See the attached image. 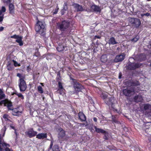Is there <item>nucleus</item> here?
Here are the masks:
<instances>
[{
	"instance_id": "nucleus-1",
	"label": "nucleus",
	"mask_w": 151,
	"mask_h": 151,
	"mask_svg": "<svg viewBox=\"0 0 151 151\" xmlns=\"http://www.w3.org/2000/svg\"><path fill=\"white\" fill-rule=\"evenodd\" d=\"M45 25L44 22L38 21L35 26L36 31L42 36L45 34Z\"/></svg>"
},
{
	"instance_id": "nucleus-2",
	"label": "nucleus",
	"mask_w": 151,
	"mask_h": 151,
	"mask_svg": "<svg viewBox=\"0 0 151 151\" xmlns=\"http://www.w3.org/2000/svg\"><path fill=\"white\" fill-rule=\"evenodd\" d=\"M108 93L107 92L102 93L101 94L100 97L106 104L109 106L112 105L114 101V97L112 96L108 97Z\"/></svg>"
},
{
	"instance_id": "nucleus-3",
	"label": "nucleus",
	"mask_w": 151,
	"mask_h": 151,
	"mask_svg": "<svg viewBox=\"0 0 151 151\" xmlns=\"http://www.w3.org/2000/svg\"><path fill=\"white\" fill-rule=\"evenodd\" d=\"M70 79L72 80V83L73 88L77 92H81L82 90L84 88V86L80 83L77 81V80L70 77Z\"/></svg>"
},
{
	"instance_id": "nucleus-4",
	"label": "nucleus",
	"mask_w": 151,
	"mask_h": 151,
	"mask_svg": "<svg viewBox=\"0 0 151 151\" xmlns=\"http://www.w3.org/2000/svg\"><path fill=\"white\" fill-rule=\"evenodd\" d=\"M123 94L127 97H131L134 93V88L132 87H128L122 91Z\"/></svg>"
},
{
	"instance_id": "nucleus-5",
	"label": "nucleus",
	"mask_w": 151,
	"mask_h": 151,
	"mask_svg": "<svg viewBox=\"0 0 151 151\" xmlns=\"http://www.w3.org/2000/svg\"><path fill=\"white\" fill-rule=\"evenodd\" d=\"M69 23L68 22L64 21L59 25V29L61 31H67L69 28Z\"/></svg>"
},
{
	"instance_id": "nucleus-6",
	"label": "nucleus",
	"mask_w": 151,
	"mask_h": 151,
	"mask_svg": "<svg viewBox=\"0 0 151 151\" xmlns=\"http://www.w3.org/2000/svg\"><path fill=\"white\" fill-rule=\"evenodd\" d=\"M19 86L21 92L24 91L26 89L27 86L26 82L23 78H20Z\"/></svg>"
},
{
	"instance_id": "nucleus-7",
	"label": "nucleus",
	"mask_w": 151,
	"mask_h": 151,
	"mask_svg": "<svg viewBox=\"0 0 151 151\" xmlns=\"http://www.w3.org/2000/svg\"><path fill=\"white\" fill-rule=\"evenodd\" d=\"M95 131L98 133H101L104 135V138L106 140L108 139L109 133L107 131L101 128L97 127L96 126H94Z\"/></svg>"
},
{
	"instance_id": "nucleus-8",
	"label": "nucleus",
	"mask_w": 151,
	"mask_h": 151,
	"mask_svg": "<svg viewBox=\"0 0 151 151\" xmlns=\"http://www.w3.org/2000/svg\"><path fill=\"white\" fill-rule=\"evenodd\" d=\"M58 45L56 48L58 51L59 52H64L68 50V47L66 45L63 43H59Z\"/></svg>"
},
{
	"instance_id": "nucleus-9",
	"label": "nucleus",
	"mask_w": 151,
	"mask_h": 151,
	"mask_svg": "<svg viewBox=\"0 0 151 151\" xmlns=\"http://www.w3.org/2000/svg\"><path fill=\"white\" fill-rule=\"evenodd\" d=\"M141 65L142 64L141 63H132L129 64L128 68L130 70H134L139 68Z\"/></svg>"
},
{
	"instance_id": "nucleus-10",
	"label": "nucleus",
	"mask_w": 151,
	"mask_h": 151,
	"mask_svg": "<svg viewBox=\"0 0 151 151\" xmlns=\"http://www.w3.org/2000/svg\"><path fill=\"white\" fill-rule=\"evenodd\" d=\"M26 134H27L29 138H32L35 137L37 134V132L34 131L33 128L29 129L28 131L25 132Z\"/></svg>"
},
{
	"instance_id": "nucleus-11",
	"label": "nucleus",
	"mask_w": 151,
	"mask_h": 151,
	"mask_svg": "<svg viewBox=\"0 0 151 151\" xmlns=\"http://www.w3.org/2000/svg\"><path fill=\"white\" fill-rule=\"evenodd\" d=\"M11 110L12 111V114L14 116H19L22 113V111L19 110V106L14 108H13V107Z\"/></svg>"
},
{
	"instance_id": "nucleus-12",
	"label": "nucleus",
	"mask_w": 151,
	"mask_h": 151,
	"mask_svg": "<svg viewBox=\"0 0 151 151\" xmlns=\"http://www.w3.org/2000/svg\"><path fill=\"white\" fill-rule=\"evenodd\" d=\"M4 106H6L8 111L11 110L13 107L12 103L8 99H5Z\"/></svg>"
},
{
	"instance_id": "nucleus-13",
	"label": "nucleus",
	"mask_w": 151,
	"mask_h": 151,
	"mask_svg": "<svg viewBox=\"0 0 151 151\" xmlns=\"http://www.w3.org/2000/svg\"><path fill=\"white\" fill-rule=\"evenodd\" d=\"M125 56V54L124 53L117 55L115 59L114 60L116 62L122 61L124 60Z\"/></svg>"
},
{
	"instance_id": "nucleus-14",
	"label": "nucleus",
	"mask_w": 151,
	"mask_h": 151,
	"mask_svg": "<svg viewBox=\"0 0 151 151\" xmlns=\"http://www.w3.org/2000/svg\"><path fill=\"white\" fill-rule=\"evenodd\" d=\"M128 86H137L139 85L138 81H129L126 83Z\"/></svg>"
},
{
	"instance_id": "nucleus-15",
	"label": "nucleus",
	"mask_w": 151,
	"mask_h": 151,
	"mask_svg": "<svg viewBox=\"0 0 151 151\" xmlns=\"http://www.w3.org/2000/svg\"><path fill=\"white\" fill-rule=\"evenodd\" d=\"M36 138L38 139H44L47 137V135L46 133H40L36 135Z\"/></svg>"
},
{
	"instance_id": "nucleus-16",
	"label": "nucleus",
	"mask_w": 151,
	"mask_h": 151,
	"mask_svg": "<svg viewBox=\"0 0 151 151\" xmlns=\"http://www.w3.org/2000/svg\"><path fill=\"white\" fill-rule=\"evenodd\" d=\"M79 119L81 121L84 122L86 120V117L82 112H80L78 113Z\"/></svg>"
},
{
	"instance_id": "nucleus-17",
	"label": "nucleus",
	"mask_w": 151,
	"mask_h": 151,
	"mask_svg": "<svg viewBox=\"0 0 151 151\" xmlns=\"http://www.w3.org/2000/svg\"><path fill=\"white\" fill-rule=\"evenodd\" d=\"M73 6L75 8V11H81L83 10L82 6L77 4H74Z\"/></svg>"
},
{
	"instance_id": "nucleus-18",
	"label": "nucleus",
	"mask_w": 151,
	"mask_h": 151,
	"mask_svg": "<svg viewBox=\"0 0 151 151\" xmlns=\"http://www.w3.org/2000/svg\"><path fill=\"white\" fill-rule=\"evenodd\" d=\"M63 90L64 89L62 86V83L59 81L58 82V91L59 92V93L60 94H61L63 92Z\"/></svg>"
},
{
	"instance_id": "nucleus-19",
	"label": "nucleus",
	"mask_w": 151,
	"mask_h": 151,
	"mask_svg": "<svg viewBox=\"0 0 151 151\" xmlns=\"http://www.w3.org/2000/svg\"><path fill=\"white\" fill-rule=\"evenodd\" d=\"M112 119L111 121L113 123L119 124V122L118 121V117L117 115L111 116Z\"/></svg>"
},
{
	"instance_id": "nucleus-20",
	"label": "nucleus",
	"mask_w": 151,
	"mask_h": 151,
	"mask_svg": "<svg viewBox=\"0 0 151 151\" xmlns=\"http://www.w3.org/2000/svg\"><path fill=\"white\" fill-rule=\"evenodd\" d=\"M6 68L7 70L9 71L12 70L14 68L13 64L10 61L8 62Z\"/></svg>"
},
{
	"instance_id": "nucleus-21",
	"label": "nucleus",
	"mask_w": 151,
	"mask_h": 151,
	"mask_svg": "<svg viewBox=\"0 0 151 151\" xmlns=\"http://www.w3.org/2000/svg\"><path fill=\"white\" fill-rule=\"evenodd\" d=\"M92 9L95 12H100L101 11V9L100 7L99 6L93 5L91 6Z\"/></svg>"
},
{
	"instance_id": "nucleus-22",
	"label": "nucleus",
	"mask_w": 151,
	"mask_h": 151,
	"mask_svg": "<svg viewBox=\"0 0 151 151\" xmlns=\"http://www.w3.org/2000/svg\"><path fill=\"white\" fill-rule=\"evenodd\" d=\"M9 13L12 14H13L14 13V7L13 4L10 3L9 5Z\"/></svg>"
},
{
	"instance_id": "nucleus-23",
	"label": "nucleus",
	"mask_w": 151,
	"mask_h": 151,
	"mask_svg": "<svg viewBox=\"0 0 151 151\" xmlns=\"http://www.w3.org/2000/svg\"><path fill=\"white\" fill-rule=\"evenodd\" d=\"M133 24L136 28H138L141 24L140 21L138 19L136 18Z\"/></svg>"
},
{
	"instance_id": "nucleus-24",
	"label": "nucleus",
	"mask_w": 151,
	"mask_h": 151,
	"mask_svg": "<svg viewBox=\"0 0 151 151\" xmlns=\"http://www.w3.org/2000/svg\"><path fill=\"white\" fill-rule=\"evenodd\" d=\"M107 57L106 55H103L101 56V61L102 62L105 63L107 61Z\"/></svg>"
},
{
	"instance_id": "nucleus-25",
	"label": "nucleus",
	"mask_w": 151,
	"mask_h": 151,
	"mask_svg": "<svg viewBox=\"0 0 151 151\" xmlns=\"http://www.w3.org/2000/svg\"><path fill=\"white\" fill-rule=\"evenodd\" d=\"M65 132L64 130L61 132H60L58 134L59 138L61 139L64 137L65 135Z\"/></svg>"
},
{
	"instance_id": "nucleus-26",
	"label": "nucleus",
	"mask_w": 151,
	"mask_h": 151,
	"mask_svg": "<svg viewBox=\"0 0 151 151\" xmlns=\"http://www.w3.org/2000/svg\"><path fill=\"white\" fill-rule=\"evenodd\" d=\"M5 95L2 89H0V100L5 98Z\"/></svg>"
},
{
	"instance_id": "nucleus-27",
	"label": "nucleus",
	"mask_w": 151,
	"mask_h": 151,
	"mask_svg": "<svg viewBox=\"0 0 151 151\" xmlns=\"http://www.w3.org/2000/svg\"><path fill=\"white\" fill-rule=\"evenodd\" d=\"M52 149L53 151H60L59 147L57 144L55 145Z\"/></svg>"
},
{
	"instance_id": "nucleus-28",
	"label": "nucleus",
	"mask_w": 151,
	"mask_h": 151,
	"mask_svg": "<svg viewBox=\"0 0 151 151\" xmlns=\"http://www.w3.org/2000/svg\"><path fill=\"white\" fill-rule=\"evenodd\" d=\"M109 43L112 45L119 43V42H117L115 40V38H110L109 40Z\"/></svg>"
},
{
	"instance_id": "nucleus-29",
	"label": "nucleus",
	"mask_w": 151,
	"mask_h": 151,
	"mask_svg": "<svg viewBox=\"0 0 151 151\" xmlns=\"http://www.w3.org/2000/svg\"><path fill=\"white\" fill-rule=\"evenodd\" d=\"M16 41L19 44L20 46H21L23 45V43L22 41V38H17Z\"/></svg>"
},
{
	"instance_id": "nucleus-30",
	"label": "nucleus",
	"mask_w": 151,
	"mask_h": 151,
	"mask_svg": "<svg viewBox=\"0 0 151 151\" xmlns=\"http://www.w3.org/2000/svg\"><path fill=\"white\" fill-rule=\"evenodd\" d=\"M3 118L6 121H10V120L9 119L10 117L7 114H4L3 116Z\"/></svg>"
},
{
	"instance_id": "nucleus-31",
	"label": "nucleus",
	"mask_w": 151,
	"mask_h": 151,
	"mask_svg": "<svg viewBox=\"0 0 151 151\" xmlns=\"http://www.w3.org/2000/svg\"><path fill=\"white\" fill-rule=\"evenodd\" d=\"M143 108L145 110H148L149 109V108L150 106V105L148 104H143Z\"/></svg>"
},
{
	"instance_id": "nucleus-32",
	"label": "nucleus",
	"mask_w": 151,
	"mask_h": 151,
	"mask_svg": "<svg viewBox=\"0 0 151 151\" xmlns=\"http://www.w3.org/2000/svg\"><path fill=\"white\" fill-rule=\"evenodd\" d=\"M37 90L41 94L42 93L44 92L42 88L40 86L37 87Z\"/></svg>"
},
{
	"instance_id": "nucleus-33",
	"label": "nucleus",
	"mask_w": 151,
	"mask_h": 151,
	"mask_svg": "<svg viewBox=\"0 0 151 151\" xmlns=\"http://www.w3.org/2000/svg\"><path fill=\"white\" fill-rule=\"evenodd\" d=\"M4 13L1 12V11H0V22H1L3 21L4 18Z\"/></svg>"
},
{
	"instance_id": "nucleus-34",
	"label": "nucleus",
	"mask_w": 151,
	"mask_h": 151,
	"mask_svg": "<svg viewBox=\"0 0 151 151\" xmlns=\"http://www.w3.org/2000/svg\"><path fill=\"white\" fill-rule=\"evenodd\" d=\"M6 126H4L3 128L1 129V132H3V134L2 135V137H4L5 135L6 131Z\"/></svg>"
},
{
	"instance_id": "nucleus-35",
	"label": "nucleus",
	"mask_w": 151,
	"mask_h": 151,
	"mask_svg": "<svg viewBox=\"0 0 151 151\" xmlns=\"http://www.w3.org/2000/svg\"><path fill=\"white\" fill-rule=\"evenodd\" d=\"M18 97L21 98V99L22 100L24 99V97L23 95H22L21 93H19L17 94V96Z\"/></svg>"
},
{
	"instance_id": "nucleus-36",
	"label": "nucleus",
	"mask_w": 151,
	"mask_h": 151,
	"mask_svg": "<svg viewBox=\"0 0 151 151\" xmlns=\"http://www.w3.org/2000/svg\"><path fill=\"white\" fill-rule=\"evenodd\" d=\"M136 18H130L129 19V22L132 24H133L134 23V22L135 21V20Z\"/></svg>"
},
{
	"instance_id": "nucleus-37",
	"label": "nucleus",
	"mask_w": 151,
	"mask_h": 151,
	"mask_svg": "<svg viewBox=\"0 0 151 151\" xmlns=\"http://www.w3.org/2000/svg\"><path fill=\"white\" fill-rule=\"evenodd\" d=\"M67 8V4L66 3H65L63 6V9L66 11Z\"/></svg>"
},
{
	"instance_id": "nucleus-38",
	"label": "nucleus",
	"mask_w": 151,
	"mask_h": 151,
	"mask_svg": "<svg viewBox=\"0 0 151 151\" xmlns=\"http://www.w3.org/2000/svg\"><path fill=\"white\" fill-rule=\"evenodd\" d=\"M56 81L58 82H59V81H61L62 78L61 76H57L56 78Z\"/></svg>"
},
{
	"instance_id": "nucleus-39",
	"label": "nucleus",
	"mask_w": 151,
	"mask_h": 151,
	"mask_svg": "<svg viewBox=\"0 0 151 151\" xmlns=\"http://www.w3.org/2000/svg\"><path fill=\"white\" fill-rule=\"evenodd\" d=\"M6 11V9L4 6H3L2 7L1 10H0L1 11V12H2L3 13L5 12Z\"/></svg>"
},
{
	"instance_id": "nucleus-40",
	"label": "nucleus",
	"mask_w": 151,
	"mask_h": 151,
	"mask_svg": "<svg viewBox=\"0 0 151 151\" xmlns=\"http://www.w3.org/2000/svg\"><path fill=\"white\" fill-rule=\"evenodd\" d=\"M5 99L1 101H0V106H2L3 104L4 105V106L5 102Z\"/></svg>"
},
{
	"instance_id": "nucleus-41",
	"label": "nucleus",
	"mask_w": 151,
	"mask_h": 151,
	"mask_svg": "<svg viewBox=\"0 0 151 151\" xmlns=\"http://www.w3.org/2000/svg\"><path fill=\"white\" fill-rule=\"evenodd\" d=\"M139 38H132L131 41L134 42H137L139 40Z\"/></svg>"
},
{
	"instance_id": "nucleus-42",
	"label": "nucleus",
	"mask_w": 151,
	"mask_h": 151,
	"mask_svg": "<svg viewBox=\"0 0 151 151\" xmlns=\"http://www.w3.org/2000/svg\"><path fill=\"white\" fill-rule=\"evenodd\" d=\"M11 38H22V37L20 36H19L18 35H15L12 36L11 37Z\"/></svg>"
},
{
	"instance_id": "nucleus-43",
	"label": "nucleus",
	"mask_w": 151,
	"mask_h": 151,
	"mask_svg": "<svg viewBox=\"0 0 151 151\" xmlns=\"http://www.w3.org/2000/svg\"><path fill=\"white\" fill-rule=\"evenodd\" d=\"M138 97H139V96H138V95L135 96H134V97L133 99L135 102H137V100L138 99Z\"/></svg>"
},
{
	"instance_id": "nucleus-44",
	"label": "nucleus",
	"mask_w": 151,
	"mask_h": 151,
	"mask_svg": "<svg viewBox=\"0 0 151 151\" xmlns=\"http://www.w3.org/2000/svg\"><path fill=\"white\" fill-rule=\"evenodd\" d=\"M53 145V142L52 141H51L50 144V146L49 147V149L50 150L52 148V147Z\"/></svg>"
},
{
	"instance_id": "nucleus-45",
	"label": "nucleus",
	"mask_w": 151,
	"mask_h": 151,
	"mask_svg": "<svg viewBox=\"0 0 151 151\" xmlns=\"http://www.w3.org/2000/svg\"><path fill=\"white\" fill-rule=\"evenodd\" d=\"M150 14L149 13H145V14H142L141 15V16L142 17H143L144 16H150Z\"/></svg>"
},
{
	"instance_id": "nucleus-46",
	"label": "nucleus",
	"mask_w": 151,
	"mask_h": 151,
	"mask_svg": "<svg viewBox=\"0 0 151 151\" xmlns=\"http://www.w3.org/2000/svg\"><path fill=\"white\" fill-rule=\"evenodd\" d=\"M58 9L59 8H58V6H57V9H55V12H53V14H56L58 12Z\"/></svg>"
},
{
	"instance_id": "nucleus-47",
	"label": "nucleus",
	"mask_w": 151,
	"mask_h": 151,
	"mask_svg": "<svg viewBox=\"0 0 151 151\" xmlns=\"http://www.w3.org/2000/svg\"><path fill=\"white\" fill-rule=\"evenodd\" d=\"M10 127L13 129L15 130V133L17 134V132H16V129L14 127L12 126L11 125H10Z\"/></svg>"
},
{
	"instance_id": "nucleus-48",
	"label": "nucleus",
	"mask_w": 151,
	"mask_h": 151,
	"mask_svg": "<svg viewBox=\"0 0 151 151\" xmlns=\"http://www.w3.org/2000/svg\"><path fill=\"white\" fill-rule=\"evenodd\" d=\"M14 65L15 67H16L17 66H20V64H18V63L17 62H15V63H14Z\"/></svg>"
},
{
	"instance_id": "nucleus-49",
	"label": "nucleus",
	"mask_w": 151,
	"mask_h": 151,
	"mask_svg": "<svg viewBox=\"0 0 151 151\" xmlns=\"http://www.w3.org/2000/svg\"><path fill=\"white\" fill-rule=\"evenodd\" d=\"M58 132H61L63 131H64V130H63V129L61 127H59L58 128Z\"/></svg>"
},
{
	"instance_id": "nucleus-50",
	"label": "nucleus",
	"mask_w": 151,
	"mask_h": 151,
	"mask_svg": "<svg viewBox=\"0 0 151 151\" xmlns=\"http://www.w3.org/2000/svg\"><path fill=\"white\" fill-rule=\"evenodd\" d=\"M34 55L36 57H38L40 56V54L38 52H36Z\"/></svg>"
},
{
	"instance_id": "nucleus-51",
	"label": "nucleus",
	"mask_w": 151,
	"mask_h": 151,
	"mask_svg": "<svg viewBox=\"0 0 151 151\" xmlns=\"http://www.w3.org/2000/svg\"><path fill=\"white\" fill-rule=\"evenodd\" d=\"M65 11L63 9L61 10V12L62 15H63L64 14Z\"/></svg>"
},
{
	"instance_id": "nucleus-52",
	"label": "nucleus",
	"mask_w": 151,
	"mask_h": 151,
	"mask_svg": "<svg viewBox=\"0 0 151 151\" xmlns=\"http://www.w3.org/2000/svg\"><path fill=\"white\" fill-rule=\"evenodd\" d=\"M17 76L21 78H20L21 77V75L20 73H18L17 74Z\"/></svg>"
},
{
	"instance_id": "nucleus-53",
	"label": "nucleus",
	"mask_w": 151,
	"mask_h": 151,
	"mask_svg": "<svg viewBox=\"0 0 151 151\" xmlns=\"http://www.w3.org/2000/svg\"><path fill=\"white\" fill-rule=\"evenodd\" d=\"M93 120L95 122H97V119L96 117H94L93 118Z\"/></svg>"
},
{
	"instance_id": "nucleus-54",
	"label": "nucleus",
	"mask_w": 151,
	"mask_h": 151,
	"mask_svg": "<svg viewBox=\"0 0 151 151\" xmlns=\"http://www.w3.org/2000/svg\"><path fill=\"white\" fill-rule=\"evenodd\" d=\"M4 29V27H0V31H2Z\"/></svg>"
},
{
	"instance_id": "nucleus-55",
	"label": "nucleus",
	"mask_w": 151,
	"mask_h": 151,
	"mask_svg": "<svg viewBox=\"0 0 151 151\" xmlns=\"http://www.w3.org/2000/svg\"><path fill=\"white\" fill-rule=\"evenodd\" d=\"M113 111H115H115L116 113H119V112H118V110L117 109H114Z\"/></svg>"
},
{
	"instance_id": "nucleus-56",
	"label": "nucleus",
	"mask_w": 151,
	"mask_h": 151,
	"mask_svg": "<svg viewBox=\"0 0 151 151\" xmlns=\"http://www.w3.org/2000/svg\"><path fill=\"white\" fill-rule=\"evenodd\" d=\"M61 76L60 71H58L57 73V76Z\"/></svg>"
},
{
	"instance_id": "nucleus-57",
	"label": "nucleus",
	"mask_w": 151,
	"mask_h": 151,
	"mask_svg": "<svg viewBox=\"0 0 151 151\" xmlns=\"http://www.w3.org/2000/svg\"><path fill=\"white\" fill-rule=\"evenodd\" d=\"M14 93L17 96V94H18L19 93L16 91H15V92H14Z\"/></svg>"
},
{
	"instance_id": "nucleus-58",
	"label": "nucleus",
	"mask_w": 151,
	"mask_h": 151,
	"mask_svg": "<svg viewBox=\"0 0 151 151\" xmlns=\"http://www.w3.org/2000/svg\"><path fill=\"white\" fill-rule=\"evenodd\" d=\"M148 139L151 142V136L149 137Z\"/></svg>"
},
{
	"instance_id": "nucleus-59",
	"label": "nucleus",
	"mask_w": 151,
	"mask_h": 151,
	"mask_svg": "<svg viewBox=\"0 0 151 151\" xmlns=\"http://www.w3.org/2000/svg\"><path fill=\"white\" fill-rule=\"evenodd\" d=\"M7 2L8 3H10L11 2V0H7Z\"/></svg>"
},
{
	"instance_id": "nucleus-60",
	"label": "nucleus",
	"mask_w": 151,
	"mask_h": 151,
	"mask_svg": "<svg viewBox=\"0 0 151 151\" xmlns=\"http://www.w3.org/2000/svg\"><path fill=\"white\" fill-rule=\"evenodd\" d=\"M40 84L42 86H44V83H40Z\"/></svg>"
},
{
	"instance_id": "nucleus-61",
	"label": "nucleus",
	"mask_w": 151,
	"mask_h": 151,
	"mask_svg": "<svg viewBox=\"0 0 151 151\" xmlns=\"http://www.w3.org/2000/svg\"><path fill=\"white\" fill-rule=\"evenodd\" d=\"M66 39V38H64V39H62V41H63V42H64V41L65 40H66V39Z\"/></svg>"
},
{
	"instance_id": "nucleus-62",
	"label": "nucleus",
	"mask_w": 151,
	"mask_h": 151,
	"mask_svg": "<svg viewBox=\"0 0 151 151\" xmlns=\"http://www.w3.org/2000/svg\"><path fill=\"white\" fill-rule=\"evenodd\" d=\"M122 75H119V78L120 79L121 78Z\"/></svg>"
},
{
	"instance_id": "nucleus-63",
	"label": "nucleus",
	"mask_w": 151,
	"mask_h": 151,
	"mask_svg": "<svg viewBox=\"0 0 151 151\" xmlns=\"http://www.w3.org/2000/svg\"><path fill=\"white\" fill-rule=\"evenodd\" d=\"M12 61L14 62V63H15V62H16L15 60H12Z\"/></svg>"
},
{
	"instance_id": "nucleus-64",
	"label": "nucleus",
	"mask_w": 151,
	"mask_h": 151,
	"mask_svg": "<svg viewBox=\"0 0 151 151\" xmlns=\"http://www.w3.org/2000/svg\"><path fill=\"white\" fill-rule=\"evenodd\" d=\"M14 94H15L14 92L12 93V95L13 96L14 95Z\"/></svg>"
}]
</instances>
